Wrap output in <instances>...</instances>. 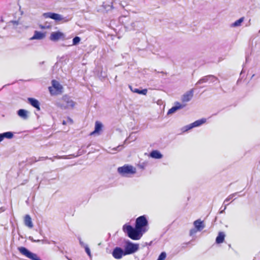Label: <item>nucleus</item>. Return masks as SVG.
<instances>
[{
  "label": "nucleus",
  "mask_w": 260,
  "mask_h": 260,
  "mask_svg": "<svg viewBox=\"0 0 260 260\" xmlns=\"http://www.w3.org/2000/svg\"><path fill=\"white\" fill-rule=\"evenodd\" d=\"M148 221L146 215L138 217L135 222V226L144 233L148 230Z\"/></svg>",
  "instance_id": "nucleus-4"
},
{
  "label": "nucleus",
  "mask_w": 260,
  "mask_h": 260,
  "mask_svg": "<svg viewBox=\"0 0 260 260\" xmlns=\"http://www.w3.org/2000/svg\"><path fill=\"white\" fill-rule=\"evenodd\" d=\"M193 95V89H191L190 90L186 92L183 94L181 97V100L183 103H186L190 101L192 98Z\"/></svg>",
  "instance_id": "nucleus-13"
},
{
  "label": "nucleus",
  "mask_w": 260,
  "mask_h": 260,
  "mask_svg": "<svg viewBox=\"0 0 260 260\" xmlns=\"http://www.w3.org/2000/svg\"><path fill=\"white\" fill-rule=\"evenodd\" d=\"M103 124L101 122L96 121L95 123L94 130L91 133L90 135H92L95 133H99L102 129Z\"/></svg>",
  "instance_id": "nucleus-21"
},
{
  "label": "nucleus",
  "mask_w": 260,
  "mask_h": 260,
  "mask_svg": "<svg viewBox=\"0 0 260 260\" xmlns=\"http://www.w3.org/2000/svg\"><path fill=\"white\" fill-rule=\"evenodd\" d=\"M127 30H140L143 28L144 25L141 21L132 22L130 24H127L124 26Z\"/></svg>",
  "instance_id": "nucleus-7"
},
{
  "label": "nucleus",
  "mask_w": 260,
  "mask_h": 260,
  "mask_svg": "<svg viewBox=\"0 0 260 260\" xmlns=\"http://www.w3.org/2000/svg\"><path fill=\"white\" fill-rule=\"evenodd\" d=\"M84 248H85V251L86 253L87 254V255L90 257H91V252H90V250L89 247L88 246V245H86V246H85L84 247Z\"/></svg>",
  "instance_id": "nucleus-31"
},
{
  "label": "nucleus",
  "mask_w": 260,
  "mask_h": 260,
  "mask_svg": "<svg viewBox=\"0 0 260 260\" xmlns=\"http://www.w3.org/2000/svg\"><path fill=\"white\" fill-rule=\"evenodd\" d=\"M49 91H50V92L51 94H54V93H53V92H52V87H49Z\"/></svg>",
  "instance_id": "nucleus-43"
},
{
  "label": "nucleus",
  "mask_w": 260,
  "mask_h": 260,
  "mask_svg": "<svg viewBox=\"0 0 260 260\" xmlns=\"http://www.w3.org/2000/svg\"><path fill=\"white\" fill-rule=\"evenodd\" d=\"M105 77H106V75L103 76V78H104Z\"/></svg>",
  "instance_id": "nucleus-50"
},
{
  "label": "nucleus",
  "mask_w": 260,
  "mask_h": 260,
  "mask_svg": "<svg viewBox=\"0 0 260 260\" xmlns=\"http://www.w3.org/2000/svg\"><path fill=\"white\" fill-rule=\"evenodd\" d=\"M18 115L23 119H27L28 117V111L25 109H21L17 111Z\"/></svg>",
  "instance_id": "nucleus-18"
},
{
  "label": "nucleus",
  "mask_w": 260,
  "mask_h": 260,
  "mask_svg": "<svg viewBox=\"0 0 260 260\" xmlns=\"http://www.w3.org/2000/svg\"><path fill=\"white\" fill-rule=\"evenodd\" d=\"M118 173L123 177H128L131 175L135 174L136 173V169L130 165H124L117 169Z\"/></svg>",
  "instance_id": "nucleus-3"
},
{
  "label": "nucleus",
  "mask_w": 260,
  "mask_h": 260,
  "mask_svg": "<svg viewBox=\"0 0 260 260\" xmlns=\"http://www.w3.org/2000/svg\"><path fill=\"white\" fill-rule=\"evenodd\" d=\"M197 232V230L195 229H191L189 232L190 236H192L193 235L195 234Z\"/></svg>",
  "instance_id": "nucleus-36"
},
{
  "label": "nucleus",
  "mask_w": 260,
  "mask_h": 260,
  "mask_svg": "<svg viewBox=\"0 0 260 260\" xmlns=\"http://www.w3.org/2000/svg\"><path fill=\"white\" fill-rule=\"evenodd\" d=\"M112 255L116 259H120L122 256L125 255L124 250L119 247H116L112 251Z\"/></svg>",
  "instance_id": "nucleus-11"
},
{
  "label": "nucleus",
  "mask_w": 260,
  "mask_h": 260,
  "mask_svg": "<svg viewBox=\"0 0 260 260\" xmlns=\"http://www.w3.org/2000/svg\"><path fill=\"white\" fill-rule=\"evenodd\" d=\"M238 192H235L233 194H230L224 201V203L225 202H229L230 200H232L234 197H235Z\"/></svg>",
  "instance_id": "nucleus-30"
},
{
  "label": "nucleus",
  "mask_w": 260,
  "mask_h": 260,
  "mask_svg": "<svg viewBox=\"0 0 260 260\" xmlns=\"http://www.w3.org/2000/svg\"><path fill=\"white\" fill-rule=\"evenodd\" d=\"M28 239L32 242H36V240L34 239L32 237H29Z\"/></svg>",
  "instance_id": "nucleus-39"
},
{
  "label": "nucleus",
  "mask_w": 260,
  "mask_h": 260,
  "mask_svg": "<svg viewBox=\"0 0 260 260\" xmlns=\"http://www.w3.org/2000/svg\"><path fill=\"white\" fill-rule=\"evenodd\" d=\"M50 159L52 161H53V159L52 158L48 157V156H46V157H39V158L38 159V160L41 161V160H43L44 159Z\"/></svg>",
  "instance_id": "nucleus-32"
},
{
  "label": "nucleus",
  "mask_w": 260,
  "mask_h": 260,
  "mask_svg": "<svg viewBox=\"0 0 260 260\" xmlns=\"http://www.w3.org/2000/svg\"><path fill=\"white\" fill-rule=\"evenodd\" d=\"M117 79V76H116L115 79L116 80Z\"/></svg>",
  "instance_id": "nucleus-53"
},
{
  "label": "nucleus",
  "mask_w": 260,
  "mask_h": 260,
  "mask_svg": "<svg viewBox=\"0 0 260 260\" xmlns=\"http://www.w3.org/2000/svg\"><path fill=\"white\" fill-rule=\"evenodd\" d=\"M185 106V105H182L178 102H176L174 103V105L168 110L167 114H172L175 113L177 110L183 108Z\"/></svg>",
  "instance_id": "nucleus-12"
},
{
  "label": "nucleus",
  "mask_w": 260,
  "mask_h": 260,
  "mask_svg": "<svg viewBox=\"0 0 260 260\" xmlns=\"http://www.w3.org/2000/svg\"><path fill=\"white\" fill-rule=\"evenodd\" d=\"M68 21V20H64V22H66V21Z\"/></svg>",
  "instance_id": "nucleus-51"
},
{
  "label": "nucleus",
  "mask_w": 260,
  "mask_h": 260,
  "mask_svg": "<svg viewBox=\"0 0 260 260\" xmlns=\"http://www.w3.org/2000/svg\"><path fill=\"white\" fill-rule=\"evenodd\" d=\"M50 27L49 25H47L46 24L40 25V27L42 29L50 28Z\"/></svg>",
  "instance_id": "nucleus-35"
},
{
  "label": "nucleus",
  "mask_w": 260,
  "mask_h": 260,
  "mask_svg": "<svg viewBox=\"0 0 260 260\" xmlns=\"http://www.w3.org/2000/svg\"><path fill=\"white\" fill-rule=\"evenodd\" d=\"M78 240H79V243H80V245L82 246V247H84L85 246H86L87 244H85L81 240V237H78Z\"/></svg>",
  "instance_id": "nucleus-34"
},
{
  "label": "nucleus",
  "mask_w": 260,
  "mask_h": 260,
  "mask_svg": "<svg viewBox=\"0 0 260 260\" xmlns=\"http://www.w3.org/2000/svg\"><path fill=\"white\" fill-rule=\"evenodd\" d=\"M5 210V208L4 207H1L0 208V212H3Z\"/></svg>",
  "instance_id": "nucleus-44"
},
{
  "label": "nucleus",
  "mask_w": 260,
  "mask_h": 260,
  "mask_svg": "<svg viewBox=\"0 0 260 260\" xmlns=\"http://www.w3.org/2000/svg\"><path fill=\"white\" fill-rule=\"evenodd\" d=\"M246 61H247V57L246 58Z\"/></svg>",
  "instance_id": "nucleus-52"
},
{
  "label": "nucleus",
  "mask_w": 260,
  "mask_h": 260,
  "mask_svg": "<svg viewBox=\"0 0 260 260\" xmlns=\"http://www.w3.org/2000/svg\"><path fill=\"white\" fill-rule=\"evenodd\" d=\"M131 91L134 93H137L139 94L146 95L147 93V89H139V88H133L132 86H129Z\"/></svg>",
  "instance_id": "nucleus-19"
},
{
  "label": "nucleus",
  "mask_w": 260,
  "mask_h": 260,
  "mask_svg": "<svg viewBox=\"0 0 260 260\" xmlns=\"http://www.w3.org/2000/svg\"><path fill=\"white\" fill-rule=\"evenodd\" d=\"M193 225L197 231H201L204 228L203 221L200 219H197L193 222Z\"/></svg>",
  "instance_id": "nucleus-16"
},
{
  "label": "nucleus",
  "mask_w": 260,
  "mask_h": 260,
  "mask_svg": "<svg viewBox=\"0 0 260 260\" xmlns=\"http://www.w3.org/2000/svg\"><path fill=\"white\" fill-rule=\"evenodd\" d=\"M55 105L62 110L69 108H73L75 106V102L68 95H64L61 99L55 103Z\"/></svg>",
  "instance_id": "nucleus-2"
},
{
  "label": "nucleus",
  "mask_w": 260,
  "mask_h": 260,
  "mask_svg": "<svg viewBox=\"0 0 260 260\" xmlns=\"http://www.w3.org/2000/svg\"><path fill=\"white\" fill-rule=\"evenodd\" d=\"M139 248V245L138 244H135L129 240H127L125 241L124 248L125 254L128 255L133 254L138 250Z\"/></svg>",
  "instance_id": "nucleus-5"
},
{
  "label": "nucleus",
  "mask_w": 260,
  "mask_h": 260,
  "mask_svg": "<svg viewBox=\"0 0 260 260\" xmlns=\"http://www.w3.org/2000/svg\"><path fill=\"white\" fill-rule=\"evenodd\" d=\"M167 257V254L165 252L163 251L159 255L157 260H165Z\"/></svg>",
  "instance_id": "nucleus-29"
},
{
  "label": "nucleus",
  "mask_w": 260,
  "mask_h": 260,
  "mask_svg": "<svg viewBox=\"0 0 260 260\" xmlns=\"http://www.w3.org/2000/svg\"><path fill=\"white\" fill-rule=\"evenodd\" d=\"M4 139H11L14 137V133L12 132H6L2 133Z\"/></svg>",
  "instance_id": "nucleus-25"
},
{
  "label": "nucleus",
  "mask_w": 260,
  "mask_h": 260,
  "mask_svg": "<svg viewBox=\"0 0 260 260\" xmlns=\"http://www.w3.org/2000/svg\"><path fill=\"white\" fill-rule=\"evenodd\" d=\"M150 156L153 158L160 159L163 155L158 150H154L150 153Z\"/></svg>",
  "instance_id": "nucleus-20"
},
{
  "label": "nucleus",
  "mask_w": 260,
  "mask_h": 260,
  "mask_svg": "<svg viewBox=\"0 0 260 260\" xmlns=\"http://www.w3.org/2000/svg\"><path fill=\"white\" fill-rule=\"evenodd\" d=\"M31 159L32 160L33 162L39 161V160H38V159H37L36 157H32Z\"/></svg>",
  "instance_id": "nucleus-42"
},
{
  "label": "nucleus",
  "mask_w": 260,
  "mask_h": 260,
  "mask_svg": "<svg viewBox=\"0 0 260 260\" xmlns=\"http://www.w3.org/2000/svg\"><path fill=\"white\" fill-rule=\"evenodd\" d=\"M45 63V61H42V62H40L39 63L40 65H42L44 63Z\"/></svg>",
  "instance_id": "nucleus-48"
},
{
  "label": "nucleus",
  "mask_w": 260,
  "mask_h": 260,
  "mask_svg": "<svg viewBox=\"0 0 260 260\" xmlns=\"http://www.w3.org/2000/svg\"><path fill=\"white\" fill-rule=\"evenodd\" d=\"M4 140V137H3V135L2 133H0V143Z\"/></svg>",
  "instance_id": "nucleus-41"
},
{
  "label": "nucleus",
  "mask_w": 260,
  "mask_h": 260,
  "mask_svg": "<svg viewBox=\"0 0 260 260\" xmlns=\"http://www.w3.org/2000/svg\"><path fill=\"white\" fill-rule=\"evenodd\" d=\"M216 80H218V78L214 75H209L205 76L201 78L196 83V85L201 84L207 82L213 83Z\"/></svg>",
  "instance_id": "nucleus-10"
},
{
  "label": "nucleus",
  "mask_w": 260,
  "mask_h": 260,
  "mask_svg": "<svg viewBox=\"0 0 260 260\" xmlns=\"http://www.w3.org/2000/svg\"><path fill=\"white\" fill-rule=\"evenodd\" d=\"M123 231L127 234V236L133 240H138L140 239L143 234L144 233L141 230L135 226L134 228L128 223H126L123 225Z\"/></svg>",
  "instance_id": "nucleus-1"
},
{
  "label": "nucleus",
  "mask_w": 260,
  "mask_h": 260,
  "mask_svg": "<svg viewBox=\"0 0 260 260\" xmlns=\"http://www.w3.org/2000/svg\"><path fill=\"white\" fill-rule=\"evenodd\" d=\"M11 22L13 25H18V24H19V22H18V21H16V20H15V21H12Z\"/></svg>",
  "instance_id": "nucleus-38"
},
{
  "label": "nucleus",
  "mask_w": 260,
  "mask_h": 260,
  "mask_svg": "<svg viewBox=\"0 0 260 260\" xmlns=\"http://www.w3.org/2000/svg\"><path fill=\"white\" fill-rule=\"evenodd\" d=\"M52 87L58 92H61L62 86L60 83L55 80H52L51 81Z\"/></svg>",
  "instance_id": "nucleus-17"
},
{
  "label": "nucleus",
  "mask_w": 260,
  "mask_h": 260,
  "mask_svg": "<svg viewBox=\"0 0 260 260\" xmlns=\"http://www.w3.org/2000/svg\"><path fill=\"white\" fill-rule=\"evenodd\" d=\"M206 122V118H202L199 120H197L195 121L194 122L191 123L192 126L193 128L199 127L204 123H205Z\"/></svg>",
  "instance_id": "nucleus-23"
},
{
  "label": "nucleus",
  "mask_w": 260,
  "mask_h": 260,
  "mask_svg": "<svg viewBox=\"0 0 260 260\" xmlns=\"http://www.w3.org/2000/svg\"><path fill=\"white\" fill-rule=\"evenodd\" d=\"M67 122H70V124H72L73 123V120L70 117H68Z\"/></svg>",
  "instance_id": "nucleus-37"
},
{
  "label": "nucleus",
  "mask_w": 260,
  "mask_h": 260,
  "mask_svg": "<svg viewBox=\"0 0 260 260\" xmlns=\"http://www.w3.org/2000/svg\"><path fill=\"white\" fill-rule=\"evenodd\" d=\"M81 41V38L78 36L75 37L73 39V45H78Z\"/></svg>",
  "instance_id": "nucleus-28"
},
{
  "label": "nucleus",
  "mask_w": 260,
  "mask_h": 260,
  "mask_svg": "<svg viewBox=\"0 0 260 260\" xmlns=\"http://www.w3.org/2000/svg\"><path fill=\"white\" fill-rule=\"evenodd\" d=\"M55 157L57 158H66V157H64V156H55Z\"/></svg>",
  "instance_id": "nucleus-45"
},
{
  "label": "nucleus",
  "mask_w": 260,
  "mask_h": 260,
  "mask_svg": "<svg viewBox=\"0 0 260 260\" xmlns=\"http://www.w3.org/2000/svg\"><path fill=\"white\" fill-rule=\"evenodd\" d=\"M43 242V240H36V242Z\"/></svg>",
  "instance_id": "nucleus-47"
},
{
  "label": "nucleus",
  "mask_w": 260,
  "mask_h": 260,
  "mask_svg": "<svg viewBox=\"0 0 260 260\" xmlns=\"http://www.w3.org/2000/svg\"><path fill=\"white\" fill-rule=\"evenodd\" d=\"M228 205V204H226V205L224 206L223 209V210H221V211H220L219 213H220V214H221V213H223V212H224V211L225 210V209H226V206H227Z\"/></svg>",
  "instance_id": "nucleus-40"
},
{
  "label": "nucleus",
  "mask_w": 260,
  "mask_h": 260,
  "mask_svg": "<svg viewBox=\"0 0 260 260\" xmlns=\"http://www.w3.org/2000/svg\"><path fill=\"white\" fill-rule=\"evenodd\" d=\"M244 19V18L243 17H241L239 19H238L236 21H235L234 23H233L231 24V26L232 27H238V26H240L241 25V23L243 22Z\"/></svg>",
  "instance_id": "nucleus-26"
},
{
  "label": "nucleus",
  "mask_w": 260,
  "mask_h": 260,
  "mask_svg": "<svg viewBox=\"0 0 260 260\" xmlns=\"http://www.w3.org/2000/svg\"><path fill=\"white\" fill-rule=\"evenodd\" d=\"M43 16L45 18H51L57 22L64 20L62 15L54 12L44 13Z\"/></svg>",
  "instance_id": "nucleus-8"
},
{
  "label": "nucleus",
  "mask_w": 260,
  "mask_h": 260,
  "mask_svg": "<svg viewBox=\"0 0 260 260\" xmlns=\"http://www.w3.org/2000/svg\"><path fill=\"white\" fill-rule=\"evenodd\" d=\"M192 128H193V127L192 126V124L190 123L189 124L186 125L182 127L181 128V131L182 133H185V132L188 131L189 130L191 129Z\"/></svg>",
  "instance_id": "nucleus-27"
},
{
  "label": "nucleus",
  "mask_w": 260,
  "mask_h": 260,
  "mask_svg": "<svg viewBox=\"0 0 260 260\" xmlns=\"http://www.w3.org/2000/svg\"><path fill=\"white\" fill-rule=\"evenodd\" d=\"M27 101L31 106L35 108L38 111L40 110V103L38 100L33 98H28Z\"/></svg>",
  "instance_id": "nucleus-14"
},
{
  "label": "nucleus",
  "mask_w": 260,
  "mask_h": 260,
  "mask_svg": "<svg viewBox=\"0 0 260 260\" xmlns=\"http://www.w3.org/2000/svg\"><path fill=\"white\" fill-rule=\"evenodd\" d=\"M52 242H53V244H54L56 243L55 241H52Z\"/></svg>",
  "instance_id": "nucleus-49"
},
{
  "label": "nucleus",
  "mask_w": 260,
  "mask_h": 260,
  "mask_svg": "<svg viewBox=\"0 0 260 260\" xmlns=\"http://www.w3.org/2000/svg\"><path fill=\"white\" fill-rule=\"evenodd\" d=\"M25 225L29 228L33 227V223L31 221V218L29 215H26L24 218Z\"/></svg>",
  "instance_id": "nucleus-24"
},
{
  "label": "nucleus",
  "mask_w": 260,
  "mask_h": 260,
  "mask_svg": "<svg viewBox=\"0 0 260 260\" xmlns=\"http://www.w3.org/2000/svg\"><path fill=\"white\" fill-rule=\"evenodd\" d=\"M18 250L21 254L31 260H41L37 254L32 252L25 247H18Z\"/></svg>",
  "instance_id": "nucleus-6"
},
{
  "label": "nucleus",
  "mask_w": 260,
  "mask_h": 260,
  "mask_svg": "<svg viewBox=\"0 0 260 260\" xmlns=\"http://www.w3.org/2000/svg\"><path fill=\"white\" fill-rule=\"evenodd\" d=\"M46 35L45 33L42 32L41 31L35 30L34 31V34L32 37L30 38V40H42L45 38Z\"/></svg>",
  "instance_id": "nucleus-15"
},
{
  "label": "nucleus",
  "mask_w": 260,
  "mask_h": 260,
  "mask_svg": "<svg viewBox=\"0 0 260 260\" xmlns=\"http://www.w3.org/2000/svg\"><path fill=\"white\" fill-rule=\"evenodd\" d=\"M67 121H65V120H63L62 123L63 125H66L67 124Z\"/></svg>",
  "instance_id": "nucleus-46"
},
{
  "label": "nucleus",
  "mask_w": 260,
  "mask_h": 260,
  "mask_svg": "<svg viewBox=\"0 0 260 260\" xmlns=\"http://www.w3.org/2000/svg\"><path fill=\"white\" fill-rule=\"evenodd\" d=\"M123 148V145H119L116 147L113 148L112 150L113 151H120Z\"/></svg>",
  "instance_id": "nucleus-33"
},
{
  "label": "nucleus",
  "mask_w": 260,
  "mask_h": 260,
  "mask_svg": "<svg viewBox=\"0 0 260 260\" xmlns=\"http://www.w3.org/2000/svg\"><path fill=\"white\" fill-rule=\"evenodd\" d=\"M50 40L53 42H56L59 40H64L66 39V35L60 31L52 32L49 38Z\"/></svg>",
  "instance_id": "nucleus-9"
},
{
  "label": "nucleus",
  "mask_w": 260,
  "mask_h": 260,
  "mask_svg": "<svg viewBox=\"0 0 260 260\" xmlns=\"http://www.w3.org/2000/svg\"><path fill=\"white\" fill-rule=\"evenodd\" d=\"M225 234L223 232L218 233L217 236L216 238L215 242L217 244H220L223 242L225 238Z\"/></svg>",
  "instance_id": "nucleus-22"
}]
</instances>
